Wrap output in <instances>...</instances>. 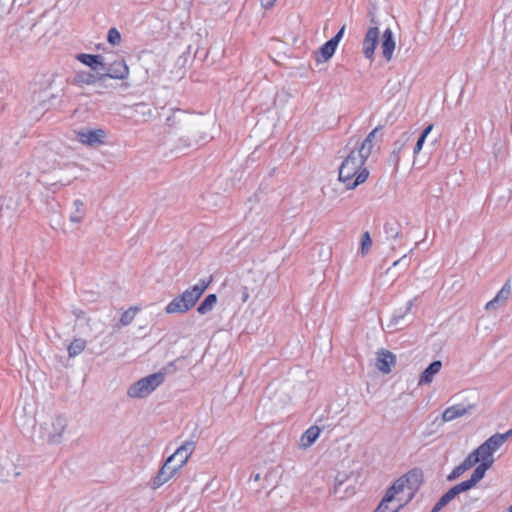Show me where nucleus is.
<instances>
[{
    "instance_id": "nucleus-1",
    "label": "nucleus",
    "mask_w": 512,
    "mask_h": 512,
    "mask_svg": "<svg viewBox=\"0 0 512 512\" xmlns=\"http://www.w3.org/2000/svg\"><path fill=\"white\" fill-rule=\"evenodd\" d=\"M213 125V120L202 114L172 109L166 119L165 129L181 146L193 147L212 138L209 130Z\"/></svg>"
},
{
    "instance_id": "nucleus-2",
    "label": "nucleus",
    "mask_w": 512,
    "mask_h": 512,
    "mask_svg": "<svg viewBox=\"0 0 512 512\" xmlns=\"http://www.w3.org/2000/svg\"><path fill=\"white\" fill-rule=\"evenodd\" d=\"M378 130V127L373 129L360 146L357 149L351 150L341 163L339 167V181L345 184L346 189H355L367 180L369 171L364 167V164L372 153L374 139Z\"/></svg>"
},
{
    "instance_id": "nucleus-3",
    "label": "nucleus",
    "mask_w": 512,
    "mask_h": 512,
    "mask_svg": "<svg viewBox=\"0 0 512 512\" xmlns=\"http://www.w3.org/2000/svg\"><path fill=\"white\" fill-rule=\"evenodd\" d=\"M194 450V441H186L177 448L176 451L166 459L163 466L154 477L152 488L157 489L168 482L187 463Z\"/></svg>"
},
{
    "instance_id": "nucleus-4",
    "label": "nucleus",
    "mask_w": 512,
    "mask_h": 512,
    "mask_svg": "<svg viewBox=\"0 0 512 512\" xmlns=\"http://www.w3.org/2000/svg\"><path fill=\"white\" fill-rule=\"evenodd\" d=\"M210 281L201 280L198 284L189 287L182 294L175 297L165 308L167 314H183L188 312L205 290L208 288Z\"/></svg>"
},
{
    "instance_id": "nucleus-5",
    "label": "nucleus",
    "mask_w": 512,
    "mask_h": 512,
    "mask_svg": "<svg viewBox=\"0 0 512 512\" xmlns=\"http://www.w3.org/2000/svg\"><path fill=\"white\" fill-rule=\"evenodd\" d=\"M165 380L164 372H157L141 378L133 383L127 390V395L131 398H144L151 394Z\"/></svg>"
},
{
    "instance_id": "nucleus-6",
    "label": "nucleus",
    "mask_w": 512,
    "mask_h": 512,
    "mask_svg": "<svg viewBox=\"0 0 512 512\" xmlns=\"http://www.w3.org/2000/svg\"><path fill=\"white\" fill-rule=\"evenodd\" d=\"M68 418L63 414H58L52 417L48 422L42 426L43 438L49 444H60L64 439V434L68 428Z\"/></svg>"
},
{
    "instance_id": "nucleus-7",
    "label": "nucleus",
    "mask_w": 512,
    "mask_h": 512,
    "mask_svg": "<svg viewBox=\"0 0 512 512\" xmlns=\"http://www.w3.org/2000/svg\"><path fill=\"white\" fill-rule=\"evenodd\" d=\"M421 473L417 470H412L406 475L398 478L393 485L386 492V501H392L397 494L403 492L407 487L409 493L418 485L420 482Z\"/></svg>"
},
{
    "instance_id": "nucleus-8",
    "label": "nucleus",
    "mask_w": 512,
    "mask_h": 512,
    "mask_svg": "<svg viewBox=\"0 0 512 512\" xmlns=\"http://www.w3.org/2000/svg\"><path fill=\"white\" fill-rule=\"evenodd\" d=\"M19 455L16 451H5L0 453V474L5 480L15 478L20 475L17 470Z\"/></svg>"
},
{
    "instance_id": "nucleus-9",
    "label": "nucleus",
    "mask_w": 512,
    "mask_h": 512,
    "mask_svg": "<svg viewBox=\"0 0 512 512\" xmlns=\"http://www.w3.org/2000/svg\"><path fill=\"white\" fill-rule=\"evenodd\" d=\"M351 477L345 472H339L335 477L333 493L339 499H345L355 494V485Z\"/></svg>"
},
{
    "instance_id": "nucleus-10",
    "label": "nucleus",
    "mask_w": 512,
    "mask_h": 512,
    "mask_svg": "<svg viewBox=\"0 0 512 512\" xmlns=\"http://www.w3.org/2000/svg\"><path fill=\"white\" fill-rule=\"evenodd\" d=\"M107 133L104 129H82L76 131L77 140L87 146L96 147L104 143Z\"/></svg>"
},
{
    "instance_id": "nucleus-11",
    "label": "nucleus",
    "mask_w": 512,
    "mask_h": 512,
    "mask_svg": "<svg viewBox=\"0 0 512 512\" xmlns=\"http://www.w3.org/2000/svg\"><path fill=\"white\" fill-rule=\"evenodd\" d=\"M104 73L99 74V79H105L107 77L113 79L124 80L129 76V67L124 59H117L112 63L106 64V68H103Z\"/></svg>"
},
{
    "instance_id": "nucleus-12",
    "label": "nucleus",
    "mask_w": 512,
    "mask_h": 512,
    "mask_svg": "<svg viewBox=\"0 0 512 512\" xmlns=\"http://www.w3.org/2000/svg\"><path fill=\"white\" fill-rule=\"evenodd\" d=\"M413 304L414 299L409 300L404 308H400L394 312L386 325L391 332L403 328L411 321L409 314Z\"/></svg>"
},
{
    "instance_id": "nucleus-13",
    "label": "nucleus",
    "mask_w": 512,
    "mask_h": 512,
    "mask_svg": "<svg viewBox=\"0 0 512 512\" xmlns=\"http://www.w3.org/2000/svg\"><path fill=\"white\" fill-rule=\"evenodd\" d=\"M472 452L477 458H479V464L476 466L474 471L484 477L486 471L490 469L495 462L493 453L487 448V446L484 443L479 445Z\"/></svg>"
},
{
    "instance_id": "nucleus-14",
    "label": "nucleus",
    "mask_w": 512,
    "mask_h": 512,
    "mask_svg": "<svg viewBox=\"0 0 512 512\" xmlns=\"http://www.w3.org/2000/svg\"><path fill=\"white\" fill-rule=\"evenodd\" d=\"M379 40V29L374 26L368 29L363 40V54L367 59H373Z\"/></svg>"
},
{
    "instance_id": "nucleus-15",
    "label": "nucleus",
    "mask_w": 512,
    "mask_h": 512,
    "mask_svg": "<svg viewBox=\"0 0 512 512\" xmlns=\"http://www.w3.org/2000/svg\"><path fill=\"white\" fill-rule=\"evenodd\" d=\"M473 404H456L446 408L442 413L443 422H450L469 414L474 409Z\"/></svg>"
},
{
    "instance_id": "nucleus-16",
    "label": "nucleus",
    "mask_w": 512,
    "mask_h": 512,
    "mask_svg": "<svg viewBox=\"0 0 512 512\" xmlns=\"http://www.w3.org/2000/svg\"><path fill=\"white\" fill-rule=\"evenodd\" d=\"M395 363L396 356L392 352L386 349H381L377 352L376 367L382 373L388 374Z\"/></svg>"
},
{
    "instance_id": "nucleus-17",
    "label": "nucleus",
    "mask_w": 512,
    "mask_h": 512,
    "mask_svg": "<svg viewBox=\"0 0 512 512\" xmlns=\"http://www.w3.org/2000/svg\"><path fill=\"white\" fill-rule=\"evenodd\" d=\"M512 293L511 281L507 280L503 287L498 291L496 296L486 303V310H496L500 305H503Z\"/></svg>"
},
{
    "instance_id": "nucleus-18",
    "label": "nucleus",
    "mask_w": 512,
    "mask_h": 512,
    "mask_svg": "<svg viewBox=\"0 0 512 512\" xmlns=\"http://www.w3.org/2000/svg\"><path fill=\"white\" fill-rule=\"evenodd\" d=\"M76 59L94 71L106 68V63H104L102 55L80 53L76 55Z\"/></svg>"
},
{
    "instance_id": "nucleus-19",
    "label": "nucleus",
    "mask_w": 512,
    "mask_h": 512,
    "mask_svg": "<svg viewBox=\"0 0 512 512\" xmlns=\"http://www.w3.org/2000/svg\"><path fill=\"white\" fill-rule=\"evenodd\" d=\"M381 49L383 57L387 61H390L393 57V52L395 49V40L393 37V32L390 28H387L382 35Z\"/></svg>"
},
{
    "instance_id": "nucleus-20",
    "label": "nucleus",
    "mask_w": 512,
    "mask_h": 512,
    "mask_svg": "<svg viewBox=\"0 0 512 512\" xmlns=\"http://www.w3.org/2000/svg\"><path fill=\"white\" fill-rule=\"evenodd\" d=\"M512 436V429L506 433H496L490 436L483 442L487 448L494 454L510 437Z\"/></svg>"
},
{
    "instance_id": "nucleus-21",
    "label": "nucleus",
    "mask_w": 512,
    "mask_h": 512,
    "mask_svg": "<svg viewBox=\"0 0 512 512\" xmlns=\"http://www.w3.org/2000/svg\"><path fill=\"white\" fill-rule=\"evenodd\" d=\"M442 362L439 360L433 361L421 374L418 385L430 384L436 374L440 372Z\"/></svg>"
},
{
    "instance_id": "nucleus-22",
    "label": "nucleus",
    "mask_w": 512,
    "mask_h": 512,
    "mask_svg": "<svg viewBox=\"0 0 512 512\" xmlns=\"http://www.w3.org/2000/svg\"><path fill=\"white\" fill-rule=\"evenodd\" d=\"M336 48L337 47L328 40L318 49L315 61L318 64L327 62L334 55Z\"/></svg>"
},
{
    "instance_id": "nucleus-23",
    "label": "nucleus",
    "mask_w": 512,
    "mask_h": 512,
    "mask_svg": "<svg viewBox=\"0 0 512 512\" xmlns=\"http://www.w3.org/2000/svg\"><path fill=\"white\" fill-rule=\"evenodd\" d=\"M100 73H92L90 71H79L76 73L74 77V83L78 85H93L98 81H102L103 79H99Z\"/></svg>"
},
{
    "instance_id": "nucleus-24",
    "label": "nucleus",
    "mask_w": 512,
    "mask_h": 512,
    "mask_svg": "<svg viewBox=\"0 0 512 512\" xmlns=\"http://www.w3.org/2000/svg\"><path fill=\"white\" fill-rule=\"evenodd\" d=\"M320 428L318 426H311L308 428L300 438V447L308 448L310 447L319 437Z\"/></svg>"
},
{
    "instance_id": "nucleus-25",
    "label": "nucleus",
    "mask_w": 512,
    "mask_h": 512,
    "mask_svg": "<svg viewBox=\"0 0 512 512\" xmlns=\"http://www.w3.org/2000/svg\"><path fill=\"white\" fill-rule=\"evenodd\" d=\"M484 477L473 471L471 477L468 480L462 481L459 484L453 486L458 494L466 492L474 488Z\"/></svg>"
},
{
    "instance_id": "nucleus-26",
    "label": "nucleus",
    "mask_w": 512,
    "mask_h": 512,
    "mask_svg": "<svg viewBox=\"0 0 512 512\" xmlns=\"http://www.w3.org/2000/svg\"><path fill=\"white\" fill-rule=\"evenodd\" d=\"M459 494L454 487H451L445 494H443L437 503L432 508L431 512H440L445 506H447L452 500H454Z\"/></svg>"
},
{
    "instance_id": "nucleus-27",
    "label": "nucleus",
    "mask_w": 512,
    "mask_h": 512,
    "mask_svg": "<svg viewBox=\"0 0 512 512\" xmlns=\"http://www.w3.org/2000/svg\"><path fill=\"white\" fill-rule=\"evenodd\" d=\"M459 494L454 487H451L445 494H443L437 503L432 508L431 512H440L445 506H447L452 500H454Z\"/></svg>"
},
{
    "instance_id": "nucleus-28",
    "label": "nucleus",
    "mask_w": 512,
    "mask_h": 512,
    "mask_svg": "<svg viewBox=\"0 0 512 512\" xmlns=\"http://www.w3.org/2000/svg\"><path fill=\"white\" fill-rule=\"evenodd\" d=\"M459 494L454 487H451L445 494H443L437 503L432 508L431 512H440L445 506H447L452 500H454Z\"/></svg>"
},
{
    "instance_id": "nucleus-29",
    "label": "nucleus",
    "mask_w": 512,
    "mask_h": 512,
    "mask_svg": "<svg viewBox=\"0 0 512 512\" xmlns=\"http://www.w3.org/2000/svg\"><path fill=\"white\" fill-rule=\"evenodd\" d=\"M85 216V207L84 203L77 199L73 202V211L70 214L69 220L72 223H80L82 222L83 218Z\"/></svg>"
},
{
    "instance_id": "nucleus-30",
    "label": "nucleus",
    "mask_w": 512,
    "mask_h": 512,
    "mask_svg": "<svg viewBox=\"0 0 512 512\" xmlns=\"http://www.w3.org/2000/svg\"><path fill=\"white\" fill-rule=\"evenodd\" d=\"M217 303L216 294H209L206 298L200 303L197 308V312L201 315H205L208 312L212 311Z\"/></svg>"
},
{
    "instance_id": "nucleus-31",
    "label": "nucleus",
    "mask_w": 512,
    "mask_h": 512,
    "mask_svg": "<svg viewBox=\"0 0 512 512\" xmlns=\"http://www.w3.org/2000/svg\"><path fill=\"white\" fill-rule=\"evenodd\" d=\"M402 85L399 79H390L383 88V93L389 98L395 97L401 92Z\"/></svg>"
},
{
    "instance_id": "nucleus-32",
    "label": "nucleus",
    "mask_w": 512,
    "mask_h": 512,
    "mask_svg": "<svg viewBox=\"0 0 512 512\" xmlns=\"http://www.w3.org/2000/svg\"><path fill=\"white\" fill-rule=\"evenodd\" d=\"M136 115L142 118L143 121H148L155 118V112L149 108L145 103H137L133 107Z\"/></svg>"
},
{
    "instance_id": "nucleus-33",
    "label": "nucleus",
    "mask_w": 512,
    "mask_h": 512,
    "mask_svg": "<svg viewBox=\"0 0 512 512\" xmlns=\"http://www.w3.org/2000/svg\"><path fill=\"white\" fill-rule=\"evenodd\" d=\"M86 340L82 338H75L68 346V355L73 358L78 356L86 347Z\"/></svg>"
},
{
    "instance_id": "nucleus-34",
    "label": "nucleus",
    "mask_w": 512,
    "mask_h": 512,
    "mask_svg": "<svg viewBox=\"0 0 512 512\" xmlns=\"http://www.w3.org/2000/svg\"><path fill=\"white\" fill-rule=\"evenodd\" d=\"M76 179V176L71 177H60L58 181L52 182L48 184V189L55 193L60 187H64L72 183V181Z\"/></svg>"
},
{
    "instance_id": "nucleus-35",
    "label": "nucleus",
    "mask_w": 512,
    "mask_h": 512,
    "mask_svg": "<svg viewBox=\"0 0 512 512\" xmlns=\"http://www.w3.org/2000/svg\"><path fill=\"white\" fill-rule=\"evenodd\" d=\"M137 311L138 309L135 308V307H131L129 308L128 310H126L122 315H121V318H120V322L123 326H127L129 325L133 319L135 318L136 314H137Z\"/></svg>"
},
{
    "instance_id": "nucleus-36",
    "label": "nucleus",
    "mask_w": 512,
    "mask_h": 512,
    "mask_svg": "<svg viewBox=\"0 0 512 512\" xmlns=\"http://www.w3.org/2000/svg\"><path fill=\"white\" fill-rule=\"evenodd\" d=\"M372 247V239L369 232H365L361 238V254L365 256Z\"/></svg>"
},
{
    "instance_id": "nucleus-37",
    "label": "nucleus",
    "mask_w": 512,
    "mask_h": 512,
    "mask_svg": "<svg viewBox=\"0 0 512 512\" xmlns=\"http://www.w3.org/2000/svg\"><path fill=\"white\" fill-rule=\"evenodd\" d=\"M477 501L478 498L476 497L465 496L462 500V505L460 508L461 512H470Z\"/></svg>"
},
{
    "instance_id": "nucleus-38",
    "label": "nucleus",
    "mask_w": 512,
    "mask_h": 512,
    "mask_svg": "<svg viewBox=\"0 0 512 512\" xmlns=\"http://www.w3.org/2000/svg\"><path fill=\"white\" fill-rule=\"evenodd\" d=\"M107 40L113 46L119 45L121 42L120 32L114 27L109 29L108 35H107Z\"/></svg>"
},
{
    "instance_id": "nucleus-39",
    "label": "nucleus",
    "mask_w": 512,
    "mask_h": 512,
    "mask_svg": "<svg viewBox=\"0 0 512 512\" xmlns=\"http://www.w3.org/2000/svg\"><path fill=\"white\" fill-rule=\"evenodd\" d=\"M479 463V458H477L473 452H471L462 462L461 465L463 468L468 471L472 467H474L476 464Z\"/></svg>"
},
{
    "instance_id": "nucleus-40",
    "label": "nucleus",
    "mask_w": 512,
    "mask_h": 512,
    "mask_svg": "<svg viewBox=\"0 0 512 512\" xmlns=\"http://www.w3.org/2000/svg\"><path fill=\"white\" fill-rule=\"evenodd\" d=\"M479 463V458H477L473 452H471L462 462L461 465L463 468L468 471L472 467H474L476 464Z\"/></svg>"
},
{
    "instance_id": "nucleus-41",
    "label": "nucleus",
    "mask_w": 512,
    "mask_h": 512,
    "mask_svg": "<svg viewBox=\"0 0 512 512\" xmlns=\"http://www.w3.org/2000/svg\"><path fill=\"white\" fill-rule=\"evenodd\" d=\"M504 38L512 44V18L508 17L504 20Z\"/></svg>"
},
{
    "instance_id": "nucleus-42",
    "label": "nucleus",
    "mask_w": 512,
    "mask_h": 512,
    "mask_svg": "<svg viewBox=\"0 0 512 512\" xmlns=\"http://www.w3.org/2000/svg\"><path fill=\"white\" fill-rule=\"evenodd\" d=\"M466 472V470L463 468L461 463L456 466L452 472L447 476L448 481H454L458 479L461 475H463Z\"/></svg>"
},
{
    "instance_id": "nucleus-43",
    "label": "nucleus",
    "mask_w": 512,
    "mask_h": 512,
    "mask_svg": "<svg viewBox=\"0 0 512 512\" xmlns=\"http://www.w3.org/2000/svg\"><path fill=\"white\" fill-rule=\"evenodd\" d=\"M345 32V25L341 27V29L337 32L335 36H333L329 41L333 43L336 47L338 46L340 40L342 39Z\"/></svg>"
},
{
    "instance_id": "nucleus-44",
    "label": "nucleus",
    "mask_w": 512,
    "mask_h": 512,
    "mask_svg": "<svg viewBox=\"0 0 512 512\" xmlns=\"http://www.w3.org/2000/svg\"><path fill=\"white\" fill-rule=\"evenodd\" d=\"M345 32V25L341 27V29L337 32L335 36H333L329 41L333 43L336 47L338 46L340 40L342 39Z\"/></svg>"
},
{
    "instance_id": "nucleus-45",
    "label": "nucleus",
    "mask_w": 512,
    "mask_h": 512,
    "mask_svg": "<svg viewBox=\"0 0 512 512\" xmlns=\"http://www.w3.org/2000/svg\"><path fill=\"white\" fill-rule=\"evenodd\" d=\"M390 501H386V495L382 499L381 503L378 505L374 512H395L396 510L389 511L388 503Z\"/></svg>"
},
{
    "instance_id": "nucleus-46",
    "label": "nucleus",
    "mask_w": 512,
    "mask_h": 512,
    "mask_svg": "<svg viewBox=\"0 0 512 512\" xmlns=\"http://www.w3.org/2000/svg\"><path fill=\"white\" fill-rule=\"evenodd\" d=\"M424 142H425V139L420 136L417 140V143H416L414 149H413V152L415 155H417L421 151Z\"/></svg>"
},
{
    "instance_id": "nucleus-47",
    "label": "nucleus",
    "mask_w": 512,
    "mask_h": 512,
    "mask_svg": "<svg viewBox=\"0 0 512 512\" xmlns=\"http://www.w3.org/2000/svg\"><path fill=\"white\" fill-rule=\"evenodd\" d=\"M386 232L393 239H397L400 235V232L397 229H394L393 227L386 228Z\"/></svg>"
},
{
    "instance_id": "nucleus-48",
    "label": "nucleus",
    "mask_w": 512,
    "mask_h": 512,
    "mask_svg": "<svg viewBox=\"0 0 512 512\" xmlns=\"http://www.w3.org/2000/svg\"><path fill=\"white\" fill-rule=\"evenodd\" d=\"M250 295H249V292H248V288L247 287H243L242 290H241V300L243 302H246L248 299H249Z\"/></svg>"
},
{
    "instance_id": "nucleus-49",
    "label": "nucleus",
    "mask_w": 512,
    "mask_h": 512,
    "mask_svg": "<svg viewBox=\"0 0 512 512\" xmlns=\"http://www.w3.org/2000/svg\"><path fill=\"white\" fill-rule=\"evenodd\" d=\"M276 0H261V4L265 9L271 8Z\"/></svg>"
},
{
    "instance_id": "nucleus-50",
    "label": "nucleus",
    "mask_w": 512,
    "mask_h": 512,
    "mask_svg": "<svg viewBox=\"0 0 512 512\" xmlns=\"http://www.w3.org/2000/svg\"><path fill=\"white\" fill-rule=\"evenodd\" d=\"M433 129V125H428L421 133V137H423L424 139H426L427 135L431 132V130Z\"/></svg>"
},
{
    "instance_id": "nucleus-51",
    "label": "nucleus",
    "mask_w": 512,
    "mask_h": 512,
    "mask_svg": "<svg viewBox=\"0 0 512 512\" xmlns=\"http://www.w3.org/2000/svg\"><path fill=\"white\" fill-rule=\"evenodd\" d=\"M413 166L417 167V168H422L424 166V164L419 163L418 159L415 157L414 161H413Z\"/></svg>"
},
{
    "instance_id": "nucleus-52",
    "label": "nucleus",
    "mask_w": 512,
    "mask_h": 512,
    "mask_svg": "<svg viewBox=\"0 0 512 512\" xmlns=\"http://www.w3.org/2000/svg\"><path fill=\"white\" fill-rule=\"evenodd\" d=\"M402 260H403V258H402V259H400V260H396V261L393 263V266H397V265H398Z\"/></svg>"
},
{
    "instance_id": "nucleus-53",
    "label": "nucleus",
    "mask_w": 512,
    "mask_h": 512,
    "mask_svg": "<svg viewBox=\"0 0 512 512\" xmlns=\"http://www.w3.org/2000/svg\"><path fill=\"white\" fill-rule=\"evenodd\" d=\"M259 479H260V475H259V474H256V475L254 476V480H255V481H258Z\"/></svg>"
},
{
    "instance_id": "nucleus-54",
    "label": "nucleus",
    "mask_w": 512,
    "mask_h": 512,
    "mask_svg": "<svg viewBox=\"0 0 512 512\" xmlns=\"http://www.w3.org/2000/svg\"><path fill=\"white\" fill-rule=\"evenodd\" d=\"M507 512H512V504L508 507Z\"/></svg>"
}]
</instances>
